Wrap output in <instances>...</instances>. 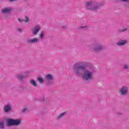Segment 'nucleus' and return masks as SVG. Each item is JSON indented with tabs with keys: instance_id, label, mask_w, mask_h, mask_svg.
Here are the masks:
<instances>
[{
	"instance_id": "9",
	"label": "nucleus",
	"mask_w": 129,
	"mask_h": 129,
	"mask_svg": "<svg viewBox=\"0 0 129 129\" xmlns=\"http://www.w3.org/2000/svg\"><path fill=\"white\" fill-rule=\"evenodd\" d=\"M40 30H41V27L38 26H35L34 28L32 30V33L33 35L35 36V35H37L38 33L40 31Z\"/></svg>"
},
{
	"instance_id": "3",
	"label": "nucleus",
	"mask_w": 129,
	"mask_h": 129,
	"mask_svg": "<svg viewBox=\"0 0 129 129\" xmlns=\"http://www.w3.org/2000/svg\"><path fill=\"white\" fill-rule=\"evenodd\" d=\"M21 123H22V120L20 118H8L6 119V126L8 127H10V126H19Z\"/></svg>"
},
{
	"instance_id": "5",
	"label": "nucleus",
	"mask_w": 129,
	"mask_h": 129,
	"mask_svg": "<svg viewBox=\"0 0 129 129\" xmlns=\"http://www.w3.org/2000/svg\"><path fill=\"white\" fill-rule=\"evenodd\" d=\"M46 85L51 86L54 84V76L51 74H48L45 76Z\"/></svg>"
},
{
	"instance_id": "6",
	"label": "nucleus",
	"mask_w": 129,
	"mask_h": 129,
	"mask_svg": "<svg viewBox=\"0 0 129 129\" xmlns=\"http://www.w3.org/2000/svg\"><path fill=\"white\" fill-rule=\"evenodd\" d=\"M3 110L5 113L12 112V111L13 110V107L11 104H7L4 106Z\"/></svg>"
},
{
	"instance_id": "24",
	"label": "nucleus",
	"mask_w": 129,
	"mask_h": 129,
	"mask_svg": "<svg viewBox=\"0 0 129 129\" xmlns=\"http://www.w3.org/2000/svg\"><path fill=\"white\" fill-rule=\"evenodd\" d=\"M40 101H43V102H47V100H46V99H45V98H44L43 97L40 98Z\"/></svg>"
},
{
	"instance_id": "29",
	"label": "nucleus",
	"mask_w": 129,
	"mask_h": 129,
	"mask_svg": "<svg viewBox=\"0 0 129 129\" xmlns=\"http://www.w3.org/2000/svg\"><path fill=\"white\" fill-rule=\"evenodd\" d=\"M17 1L18 0H9V2H10L11 3H13V2H17Z\"/></svg>"
},
{
	"instance_id": "30",
	"label": "nucleus",
	"mask_w": 129,
	"mask_h": 129,
	"mask_svg": "<svg viewBox=\"0 0 129 129\" xmlns=\"http://www.w3.org/2000/svg\"><path fill=\"white\" fill-rule=\"evenodd\" d=\"M30 73L29 72H27V73H26V74H29Z\"/></svg>"
},
{
	"instance_id": "1",
	"label": "nucleus",
	"mask_w": 129,
	"mask_h": 129,
	"mask_svg": "<svg viewBox=\"0 0 129 129\" xmlns=\"http://www.w3.org/2000/svg\"><path fill=\"white\" fill-rule=\"evenodd\" d=\"M73 72L75 76L80 77L82 76L83 80L86 82L93 81V72L86 69L85 65L80 63H76L73 66Z\"/></svg>"
},
{
	"instance_id": "12",
	"label": "nucleus",
	"mask_w": 129,
	"mask_h": 129,
	"mask_svg": "<svg viewBox=\"0 0 129 129\" xmlns=\"http://www.w3.org/2000/svg\"><path fill=\"white\" fill-rule=\"evenodd\" d=\"M115 1L124 3L123 7H124V8H129V0H115Z\"/></svg>"
},
{
	"instance_id": "14",
	"label": "nucleus",
	"mask_w": 129,
	"mask_h": 129,
	"mask_svg": "<svg viewBox=\"0 0 129 129\" xmlns=\"http://www.w3.org/2000/svg\"><path fill=\"white\" fill-rule=\"evenodd\" d=\"M67 114V111L63 112L56 117L57 119H60V118H62V117H63V116H65V115H66Z\"/></svg>"
},
{
	"instance_id": "26",
	"label": "nucleus",
	"mask_w": 129,
	"mask_h": 129,
	"mask_svg": "<svg viewBox=\"0 0 129 129\" xmlns=\"http://www.w3.org/2000/svg\"><path fill=\"white\" fill-rule=\"evenodd\" d=\"M62 29H66L67 28V25H63L62 27H61Z\"/></svg>"
},
{
	"instance_id": "2",
	"label": "nucleus",
	"mask_w": 129,
	"mask_h": 129,
	"mask_svg": "<svg viewBox=\"0 0 129 129\" xmlns=\"http://www.w3.org/2000/svg\"><path fill=\"white\" fill-rule=\"evenodd\" d=\"M85 7L89 11L98 12V10L100 9V7H103V3L89 1L85 3Z\"/></svg>"
},
{
	"instance_id": "19",
	"label": "nucleus",
	"mask_w": 129,
	"mask_h": 129,
	"mask_svg": "<svg viewBox=\"0 0 129 129\" xmlns=\"http://www.w3.org/2000/svg\"><path fill=\"white\" fill-rule=\"evenodd\" d=\"M37 80L39 82V83H41V84L44 83V82H45V80H44V79H43L42 77H39L37 78Z\"/></svg>"
},
{
	"instance_id": "22",
	"label": "nucleus",
	"mask_w": 129,
	"mask_h": 129,
	"mask_svg": "<svg viewBox=\"0 0 129 129\" xmlns=\"http://www.w3.org/2000/svg\"><path fill=\"white\" fill-rule=\"evenodd\" d=\"M29 21H30V20L29 19V18L27 16H25V20H24V21L25 23H29Z\"/></svg>"
},
{
	"instance_id": "4",
	"label": "nucleus",
	"mask_w": 129,
	"mask_h": 129,
	"mask_svg": "<svg viewBox=\"0 0 129 129\" xmlns=\"http://www.w3.org/2000/svg\"><path fill=\"white\" fill-rule=\"evenodd\" d=\"M105 47L102 44L96 42L94 44V46L92 48V50L95 53H99V52H101L104 50Z\"/></svg>"
},
{
	"instance_id": "18",
	"label": "nucleus",
	"mask_w": 129,
	"mask_h": 129,
	"mask_svg": "<svg viewBox=\"0 0 129 129\" xmlns=\"http://www.w3.org/2000/svg\"><path fill=\"white\" fill-rule=\"evenodd\" d=\"M39 38L40 39H41V40H43L45 38V32L44 31H41L40 33L39 34Z\"/></svg>"
},
{
	"instance_id": "28",
	"label": "nucleus",
	"mask_w": 129,
	"mask_h": 129,
	"mask_svg": "<svg viewBox=\"0 0 129 129\" xmlns=\"http://www.w3.org/2000/svg\"><path fill=\"white\" fill-rule=\"evenodd\" d=\"M17 31H18V32H22V29H21V28L17 29Z\"/></svg>"
},
{
	"instance_id": "15",
	"label": "nucleus",
	"mask_w": 129,
	"mask_h": 129,
	"mask_svg": "<svg viewBox=\"0 0 129 129\" xmlns=\"http://www.w3.org/2000/svg\"><path fill=\"white\" fill-rule=\"evenodd\" d=\"M78 30H87L89 29V26H80L78 28Z\"/></svg>"
},
{
	"instance_id": "11",
	"label": "nucleus",
	"mask_w": 129,
	"mask_h": 129,
	"mask_svg": "<svg viewBox=\"0 0 129 129\" xmlns=\"http://www.w3.org/2000/svg\"><path fill=\"white\" fill-rule=\"evenodd\" d=\"M13 11V8H5L2 9V12L3 14H10L11 12Z\"/></svg>"
},
{
	"instance_id": "16",
	"label": "nucleus",
	"mask_w": 129,
	"mask_h": 129,
	"mask_svg": "<svg viewBox=\"0 0 129 129\" xmlns=\"http://www.w3.org/2000/svg\"><path fill=\"white\" fill-rule=\"evenodd\" d=\"M30 83L31 84V85H32V86H34V87L37 86V83L36 82V81L33 79H32L30 81Z\"/></svg>"
},
{
	"instance_id": "17",
	"label": "nucleus",
	"mask_w": 129,
	"mask_h": 129,
	"mask_svg": "<svg viewBox=\"0 0 129 129\" xmlns=\"http://www.w3.org/2000/svg\"><path fill=\"white\" fill-rule=\"evenodd\" d=\"M126 31H127V28H125L123 29H118L117 31V33H118V34H120L121 33H124V32H126Z\"/></svg>"
},
{
	"instance_id": "10",
	"label": "nucleus",
	"mask_w": 129,
	"mask_h": 129,
	"mask_svg": "<svg viewBox=\"0 0 129 129\" xmlns=\"http://www.w3.org/2000/svg\"><path fill=\"white\" fill-rule=\"evenodd\" d=\"M127 44V40L124 39V40H119L117 43V46H124V45H126Z\"/></svg>"
},
{
	"instance_id": "21",
	"label": "nucleus",
	"mask_w": 129,
	"mask_h": 129,
	"mask_svg": "<svg viewBox=\"0 0 129 129\" xmlns=\"http://www.w3.org/2000/svg\"><path fill=\"white\" fill-rule=\"evenodd\" d=\"M123 69H124V70H127V71H129V66H128V64H124L123 66Z\"/></svg>"
},
{
	"instance_id": "27",
	"label": "nucleus",
	"mask_w": 129,
	"mask_h": 129,
	"mask_svg": "<svg viewBox=\"0 0 129 129\" xmlns=\"http://www.w3.org/2000/svg\"><path fill=\"white\" fill-rule=\"evenodd\" d=\"M18 21L19 22H20V23H22V22H24V20H21V19H18Z\"/></svg>"
},
{
	"instance_id": "7",
	"label": "nucleus",
	"mask_w": 129,
	"mask_h": 129,
	"mask_svg": "<svg viewBox=\"0 0 129 129\" xmlns=\"http://www.w3.org/2000/svg\"><path fill=\"white\" fill-rule=\"evenodd\" d=\"M39 42H40V40L37 37H34L32 39L29 38L26 40L27 44H37Z\"/></svg>"
},
{
	"instance_id": "13",
	"label": "nucleus",
	"mask_w": 129,
	"mask_h": 129,
	"mask_svg": "<svg viewBox=\"0 0 129 129\" xmlns=\"http://www.w3.org/2000/svg\"><path fill=\"white\" fill-rule=\"evenodd\" d=\"M17 78H19L22 82H24V79H26V78H27V76L18 75Z\"/></svg>"
},
{
	"instance_id": "23",
	"label": "nucleus",
	"mask_w": 129,
	"mask_h": 129,
	"mask_svg": "<svg viewBox=\"0 0 129 129\" xmlns=\"http://www.w3.org/2000/svg\"><path fill=\"white\" fill-rule=\"evenodd\" d=\"M47 112H48V110H47V108L46 107L43 108L42 110V112L43 113H46Z\"/></svg>"
},
{
	"instance_id": "8",
	"label": "nucleus",
	"mask_w": 129,
	"mask_h": 129,
	"mask_svg": "<svg viewBox=\"0 0 129 129\" xmlns=\"http://www.w3.org/2000/svg\"><path fill=\"white\" fill-rule=\"evenodd\" d=\"M127 90H128V88H127V87L123 86L120 89V91L119 92V94L121 96L125 95L126 94H127Z\"/></svg>"
},
{
	"instance_id": "25",
	"label": "nucleus",
	"mask_w": 129,
	"mask_h": 129,
	"mask_svg": "<svg viewBox=\"0 0 129 129\" xmlns=\"http://www.w3.org/2000/svg\"><path fill=\"white\" fill-rule=\"evenodd\" d=\"M28 109L27 108H24L23 109V110H22V112L23 113H25V112H26V111H27Z\"/></svg>"
},
{
	"instance_id": "20",
	"label": "nucleus",
	"mask_w": 129,
	"mask_h": 129,
	"mask_svg": "<svg viewBox=\"0 0 129 129\" xmlns=\"http://www.w3.org/2000/svg\"><path fill=\"white\" fill-rule=\"evenodd\" d=\"M0 129H5V122L4 121H0Z\"/></svg>"
}]
</instances>
